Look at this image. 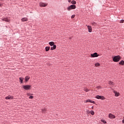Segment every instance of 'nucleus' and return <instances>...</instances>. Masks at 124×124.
<instances>
[{
  "mask_svg": "<svg viewBox=\"0 0 124 124\" xmlns=\"http://www.w3.org/2000/svg\"><path fill=\"white\" fill-rule=\"evenodd\" d=\"M76 9V5H71L67 8V10L68 11H70V10H72V9Z\"/></svg>",
  "mask_w": 124,
  "mask_h": 124,
  "instance_id": "nucleus-2",
  "label": "nucleus"
},
{
  "mask_svg": "<svg viewBox=\"0 0 124 124\" xmlns=\"http://www.w3.org/2000/svg\"><path fill=\"white\" fill-rule=\"evenodd\" d=\"M33 96H30L29 97V99H33Z\"/></svg>",
  "mask_w": 124,
  "mask_h": 124,
  "instance_id": "nucleus-30",
  "label": "nucleus"
},
{
  "mask_svg": "<svg viewBox=\"0 0 124 124\" xmlns=\"http://www.w3.org/2000/svg\"><path fill=\"white\" fill-rule=\"evenodd\" d=\"M68 2H70V1H71V0H68Z\"/></svg>",
  "mask_w": 124,
  "mask_h": 124,
  "instance_id": "nucleus-35",
  "label": "nucleus"
},
{
  "mask_svg": "<svg viewBox=\"0 0 124 124\" xmlns=\"http://www.w3.org/2000/svg\"><path fill=\"white\" fill-rule=\"evenodd\" d=\"M50 50V46H46V52H48Z\"/></svg>",
  "mask_w": 124,
  "mask_h": 124,
  "instance_id": "nucleus-17",
  "label": "nucleus"
},
{
  "mask_svg": "<svg viewBox=\"0 0 124 124\" xmlns=\"http://www.w3.org/2000/svg\"><path fill=\"white\" fill-rule=\"evenodd\" d=\"M30 80V77L29 76H26L25 77V82H28Z\"/></svg>",
  "mask_w": 124,
  "mask_h": 124,
  "instance_id": "nucleus-15",
  "label": "nucleus"
},
{
  "mask_svg": "<svg viewBox=\"0 0 124 124\" xmlns=\"http://www.w3.org/2000/svg\"><path fill=\"white\" fill-rule=\"evenodd\" d=\"M28 21V18L27 17H23L21 19L22 22H27Z\"/></svg>",
  "mask_w": 124,
  "mask_h": 124,
  "instance_id": "nucleus-11",
  "label": "nucleus"
},
{
  "mask_svg": "<svg viewBox=\"0 0 124 124\" xmlns=\"http://www.w3.org/2000/svg\"><path fill=\"white\" fill-rule=\"evenodd\" d=\"M1 5H1V4H0V7L1 6Z\"/></svg>",
  "mask_w": 124,
  "mask_h": 124,
  "instance_id": "nucleus-36",
  "label": "nucleus"
},
{
  "mask_svg": "<svg viewBox=\"0 0 124 124\" xmlns=\"http://www.w3.org/2000/svg\"><path fill=\"white\" fill-rule=\"evenodd\" d=\"M92 25H93V26H94V27H95V26H96V23H95L94 22H93L92 23Z\"/></svg>",
  "mask_w": 124,
  "mask_h": 124,
  "instance_id": "nucleus-24",
  "label": "nucleus"
},
{
  "mask_svg": "<svg viewBox=\"0 0 124 124\" xmlns=\"http://www.w3.org/2000/svg\"><path fill=\"white\" fill-rule=\"evenodd\" d=\"M96 88H97V89H98V90L102 89V87H101V86H97Z\"/></svg>",
  "mask_w": 124,
  "mask_h": 124,
  "instance_id": "nucleus-29",
  "label": "nucleus"
},
{
  "mask_svg": "<svg viewBox=\"0 0 124 124\" xmlns=\"http://www.w3.org/2000/svg\"><path fill=\"white\" fill-rule=\"evenodd\" d=\"M108 118H109V119H115V118H116V116L111 113H109L108 114Z\"/></svg>",
  "mask_w": 124,
  "mask_h": 124,
  "instance_id": "nucleus-8",
  "label": "nucleus"
},
{
  "mask_svg": "<svg viewBox=\"0 0 124 124\" xmlns=\"http://www.w3.org/2000/svg\"><path fill=\"white\" fill-rule=\"evenodd\" d=\"M123 124H124V116L123 117V120H122Z\"/></svg>",
  "mask_w": 124,
  "mask_h": 124,
  "instance_id": "nucleus-34",
  "label": "nucleus"
},
{
  "mask_svg": "<svg viewBox=\"0 0 124 124\" xmlns=\"http://www.w3.org/2000/svg\"><path fill=\"white\" fill-rule=\"evenodd\" d=\"M75 17V15H73L71 16V18L72 19H73V18H74Z\"/></svg>",
  "mask_w": 124,
  "mask_h": 124,
  "instance_id": "nucleus-32",
  "label": "nucleus"
},
{
  "mask_svg": "<svg viewBox=\"0 0 124 124\" xmlns=\"http://www.w3.org/2000/svg\"><path fill=\"white\" fill-rule=\"evenodd\" d=\"M92 108H93V107H92Z\"/></svg>",
  "mask_w": 124,
  "mask_h": 124,
  "instance_id": "nucleus-38",
  "label": "nucleus"
},
{
  "mask_svg": "<svg viewBox=\"0 0 124 124\" xmlns=\"http://www.w3.org/2000/svg\"><path fill=\"white\" fill-rule=\"evenodd\" d=\"M90 113L91 115H92V116H93V115H94V111H93V110L90 111Z\"/></svg>",
  "mask_w": 124,
  "mask_h": 124,
  "instance_id": "nucleus-23",
  "label": "nucleus"
},
{
  "mask_svg": "<svg viewBox=\"0 0 124 124\" xmlns=\"http://www.w3.org/2000/svg\"><path fill=\"white\" fill-rule=\"evenodd\" d=\"M114 93H115V96H119L120 95V93L116 91H114Z\"/></svg>",
  "mask_w": 124,
  "mask_h": 124,
  "instance_id": "nucleus-14",
  "label": "nucleus"
},
{
  "mask_svg": "<svg viewBox=\"0 0 124 124\" xmlns=\"http://www.w3.org/2000/svg\"><path fill=\"white\" fill-rule=\"evenodd\" d=\"M96 98H97V99H102L103 100L105 99V97H104V96L100 95H97L96 96Z\"/></svg>",
  "mask_w": 124,
  "mask_h": 124,
  "instance_id": "nucleus-5",
  "label": "nucleus"
},
{
  "mask_svg": "<svg viewBox=\"0 0 124 124\" xmlns=\"http://www.w3.org/2000/svg\"><path fill=\"white\" fill-rule=\"evenodd\" d=\"M27 95L28 96H31V95H33V94H31V93H27Z\"/></svg>",
  "mask_w": 124,
  "mask_h": 124,
  "instance_id": "nucleus-25",
  "label": "nucleus"
},
{
  "mask_svg": "<svg viewBox=\"0 0 124 124\" xmlns=\"http://www.w3.org/2000/svg\"><path fill=\"white\" fill-rule=\"evenodd\" d=\"M84 91L85 92H88L90 91V90L88 89V88H84Z\"/></svg>",
  "mask_w": 124,
  "mask_h": 124,
  "instance_id": "nucleus-20",
  "label": "nucleus"
},
{
  "mask_svg": "<svg viewBox=\"0 0 124 124\" xmlns=\"http://www.w3.org/2000/svg\"><path fill=\"white\" fill-rule=\"evenodd\" d=\"M6 99H13V96L9 95L6 97Z\"/></svg>",
  "mask_w": 124,
  "mask_h": 124,
  "instance_id": "nucleus-12",
  "label": "nucleus"
},
{
  "mask_svg": "<svg viewBox=\"0 0 124 124\" xmlns=\"http://www.w3.org/2000/svg\"><path fill=\"white\" fill-rule=\"evenodd\" d=\"M95 66H99L100 65V64H99V63H96V64H95Z\"/></svg>",
  "mask_w": 124,
  "mask_h": 124,
  "instance_id": "nucleus-27",
  "label": "nucleus"
},
{
  "mask_svg": "<svg viewBox=\"0 0 124 124\" xmlns=\"http://www.w3.org/2000/svg\"><path fill=\"white\" fill-rule=\"evenodd\" d=\"M31 85H23V88L24 90H31Z\"/></svg>",
  "mask_w": 124,
  "mask_h": 124,
  "instance_id": "nucleus-3",
  "label": "nucleus"
},
{
  "mask_svg": "<svg viewBox=\"0 0 124 124\" xmlns=\"http://www.w3.org/2000/svg\"><path fill=\"white\" fill-rule=\"evenodd\" d=\"M120 23H124V19L121 20Z\"/></svg>",
  "mask_w": 124,
  "mask_h": 124,
  "instance_id": "nucleus-33",
  "label": "nucleus"
},
{
  "mask_svg": "<svg viewBox=\"0 0 124 124\" xmlns=\"http://www.w3.org/2000/svg\"><path fill=\"white\" fill-rule=\"evenodd\" d=\"M101 122H102V123H103V124H107V122L105 120H101Z\"/></svg>",
  "mask_w": 124,
  "mask_h": 124,
  "instance_id": "nucleus-26",
  "label": "nucleus"
},
{
  "mask_svg": "<svg viewBox=\"0 0 124 124\" xmlns=\"http://www.w3.org/2000/svg\"><path fill=\"white\" fill-rule=\"evenodd\" d=\"M86 103L87 102H90V103H93V104H95V102L94 101H93L92 100L88 99L85 101Z\"/></svg>",
  "mask_w": 124,
  "mask_h": 124,
  "instance_id": "nucleus-7",
  "label": "nucleus"
},
{
  "mask_svg": "<svg viewBox=\"0 0 124 124\" xmlns=\"http://www.w3.org/2000/svg\"><path fill=\"white\" fill-rule=\"evenodd\" d=\"M91 56L92 58H96L98 57L99 55L97 54V53L95 52L93 54H91Z\"/></svg>",
  "mask_w": 124,
  "mask_h": 124,
  "instance_id": "nucleus-6",
  "label": "nucleus"
},
{
  "mask_svg": "<svg viewBox=\"0 0 124 124\" xmlns=\"http://www.w3.org/2000/svg\"><path fill=\"white\" fill-rule=\"evenodd\" d=\"M108 84H109V85H111L112 86H113V85H114V83L111 81H109Z\"/></svg>",
  "mask_w": 124,
  "mask_h": 124,
  "instance_id": "nucleus-22",
  "label": "nucleus"
},
{
  "mask_svg": "<svg viewBox=\"0 0 124 124\" xmlns=\"http://www.w3.org/2000/svg\"><path fill=\"white\" fill-rule=\"evenodd\" d=\"M39 5L41 7H46V6H47V4L43 2H41L39 3Z\"/></svg>",
  "mask_w": 124,
  "mask_h": 124,
  "instance_id": "nucleus-4",
  "label": "nucleus"
},
{
  "mask_svg": "<svg viewBox=\"0 0 124 124\" xmlns=\"http://www.w3.org/2000/svg\"><path fill=\"white\" fill-rule=\"evenodd\" d=\"M121 60V56L118 55L116 56H115L113 58V62H119L120 60Z\"/></svg>",
  "mask_w": 124,
  "mask_h": 124,
  "instance_id": "nucleus-1",
  "label": "nucleus"
},
{
  "mask_svg": "<svg viewBox=\"0 0 124 124\" xmlns=\"http://www.w3.org/2000/svg\"><path fill=\"white\" fill-rule=\"evenodd\" d=\"M1 20H2V21H4L5 22H9L10 21L8 18H2Z\"/></svg>",
  "mask_w": 124,
  "mask_h": 124,
  "instance_id": "nucleus-10",
  "label": "nucleus"
},
{
  "mask_svg": "<svg viewBox=\"0 0 124 124\" xmlns=\"http://www.w3.org/2000/svg\"><path fill=\"white\" fill-rule=\"evenodd\" d=\"M42 111L43 113H44V112H46V108H44L42 110Z\"/></svg>",
  "mask_w": 124,
  "mask_h": 124,
  "instance_id": "nucleus-28",
  "label": "nucleus"
},
{
  "mask_svg": "<svg viewBox=\"0 0 124 124\" xmlns=\"http://www.w3.org/2000/svg\"><path fill=\"white\" fill-rule=\"evenodd\" d=\"M53 46L51 47L50 49L51 50H55L56 49V48H57V46H56V45H54L53 46Z\"/></svg>",
  "mask_w": 124,
  "mask_h": 124,
  "instance_id": "nucleus-13",
  "label": "nucleus"
},
{
  "mask_svg": "<svg viewBox=\"0 0 124 124\" xmlns=\"http://www.w3.org/2000/svg\"><path fill=\"white\" fill-rule=\"evenodd\" d=\"M119 64H121L122 65H124V61H122L121 62H119Z\"/></svg>",
  "mask_w": 124,
  "mask_h": 124,
  "instance_id": "nucleus-19",
  "label": "nucleus"
},
{
  "mask_svg": "<svg viewBox=\"0 0 124 124\" xmlns=\"http://www.w3.org/2000/svg\"><path fill=\"white\" fill-rule=\"evenodd\" d=\"M49 44L50 46H53L54 45H55V43H54V42H50L49 43Z\"/></svg>",
  "mask_w": 124,
  "mask_h": 124,
  "instance_id": "nucleus-16",
  "label": "nucleus"
},
{
  "mask_svg": "<svg viewBox=\"0 0 124 124\" xmlns=\"http://www.w3.org/2000/svg\"><path fill=\"white\" fill-rule=\"evenodd\" d=\"M86 113L87 114H90V113H91V111H90V110H86Z\"/></svg>",
  "mask_w": 124,
  "mask_h": 124,
  "instance_id": "nucleus-31",
  "label": "nucleus"
},
{
  "mask_svg": "<svg viewBox=\"0 0 124 124\" xmlns=\"http://www.w3.org/2000/svg\"><path fill=\"white\" fill-rule=\"evenodd\" d=\"M71 3H72V4H76V1L73 0H72V1H71Z\"/></svg>",
  "mask_w": 124,
  "mask_h": 124,
  "instance_id": "nucleus-21",
  "label": "nucleus"
},
{
  "mask_svg": "<svg viewBox=\"0 0 124 124\" xmlns=\"http://www.w3.org/2000/svg\"><path fill=\"white\" fill-rule=\"evenodd\" d=\"M92 108H93V107H92Z\"/></svg>",
  "mask_w": 124,
  "mask_h": 124,
  "instance_id": "nucleus-37",
  "label": "nucleus"
},
{
  "mask_svg": "<svg viewBox=\"0 0 124 124\" xmlns=\"http://www.w3.org/2000/svg\"><path fill=\"white\" fill-rule=\"evenodd\" d=\"M20 82L23 83V80H24L23 78H19Z\"/></svg>",
  "mask_w": 124,
  "mask_h": 124,
  "instance_id": "nucleus-18",
  "label": "nucleus"
},
{
  "mask_svg": "<svg viewBox=\"0 0 124 124\" xmlns=\"http://www.w3.org/2000/svg\"><path fill=\"white\" fill-rule=\"evenodd\" d=\"M87 28H88V29L89 32H92V31H93V29L92 28V26H87Z\"/></svg>",
  "mask_w": 124,
  "mask_h": 124,
  "instance_id": "nucleus-9",
  "label": "nucleus"
}]
</instances>
